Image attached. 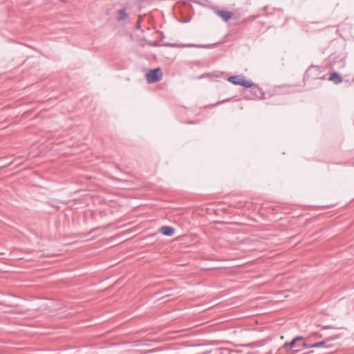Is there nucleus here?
Instances as JSON below:
<instances>
[{
    "mask_svg": "<svg viewBox=\"0 0 354 354\" xmlns=\"http://www.w3.org/2000/svg\"><path fill=\"white\" fill-rule=\"evenodd\" d=\"M227 80L234 85L242 86L245 88H250L254 85L252 81L245 80V76L242 75L230 76Z\"/></svg>",
    "mask_w": 354,
    "mask_h": 354,
    "instance_id": "obj_2",
    "label": "nucleus"
},
{
    "mask_svg": "<svg viewBox=\"0 0 354 354\" xmlns=\"http://www.w3.org/2000/svg\"><path fill=\"white\" fill-rule=\"evenodd\" d=\"M220 354H229V351L227 350H224L221 351Z\"/></svg>",
    "mask_w": 354,
    "mask_h": 354,
    "instance_id": "obj_14",
    "label": "nucleus"
},
{
    "mask_svg": "<svg viewBox=\"0 0 354 354\" xmlns=\"http://www.w3.org/2000/svg\"><path fill=\"white\" fill-rule=\"evenodd\" d=\"M128 17V15L127 13V11H126V9L125 8H122V9H120L118 11V17H117V20L118 21H123L125 19H127Z\"/></svg>",
    "mask_w": 354,
    "mask_h": 354,
    "instance_id": "obj_10",
    "label": "nucleus"
},
{
    "mask_svg": "<svg viewBox=\"0 0 354 354\" xmlns=\"http://www.w3.org/2000/svg\"><path fill=\"white\" fill-rule=\"evenodd\" d=\"M252 93L256 95L257 97H260L261 98H263L265 95V93L262 90L261 88H260L257 85H253L252 87Z\"/></svg>",
    "mask_w": 354,
    "mask_h": 354,
    "instance_id": "obj_9",
    "label": "nucleus"
},
{
    "mask_svg": "<svg viewBox=\"0 0 354 354\" xmlns=\"http://www.w3.org/2000/svg\"><path fill=\"white\" fill-rule=\"evenodd\" d=\"M296 340H291L290 342L285 343L278 349L277 354H288L289 351H292L293 344Z\"/></svg>",
    "mask_w": 354,
    "mask_h": 354,
    "instance_id": "obj_5",
    "label": "nucleus"
},
{
    "mask_svg": "<svg viewBox=\"0 0 354 354\" xmlns=\"http://www.w3.org/2000/svg\"><path fill=\"white\" fill-rule=\"evenodd\" d=\"M263 10L265 11H267L268 10V6H266L264 8H263Z\"/></svg>",
    "mask_w": 354,
    "mask_h": 354,
    "instance_id": "obj_16",
    "label": "nucleus"
},
{
    "mask_svg": "<svg viewBox=\"0 0 354 354\" xmlns=\"http://www.w3.org/2000/svg\"><path fill=\"white\" fill-rule=\"evenodd\" d=\"M151 46H169V47H195V48H206L209 45L195 44H177V43H166L162 42V40L154 41L150 42Z\"/></svg>",
    "mask_w": 354,
    "mask_h": 354,
    "instance_id": "obj_1",
    "label": "nucleus"
},
{
    "mask_svg": "<svg viewBox=\"0 0 354 354\" xmlns=\"http://www.w3.org/2000/svg\"><path fill=\"white\" fill-rule=\"evenodd\" d=\"M147 82L149 84L156 83L161 80L162 73L160 68L150 70L147 74Z\"/></svg>",
    "mask_w": 354,
    "mask_h": 354,
    "instance_id": "obj_3",
    "label": "nucleus"
},
{
    "mask_svg": "<svg viewBox=\"0 0 354 354\" xmlns=\"http://www.w3.org/2000/svg\"><path fill=\"white\" fill-rule=\"evenodd\" d=\"M136 28L137 29H140L141 28V24L140 22H138L137 24H136Z\"/></svg>",
    "mask_w": 354,
    "mask_h": 354,
    "instance_id": "obj_15",
    "label": "nucleus"
},
{
    "mask_svg": "<svg viewBox=\"0 0 354 354\" xmlns=\"http://www.w3.org/2000/svg\"><path fill=\"white\" fill-rule=\"evenodd\" d=\"M310 70L319 71V68L315 67V66H311L310 68L308 69V71H306V73H308Z\"/></svg>",
    "mask_w": 354,
    "mask_h": 354,
    "instance_id": "obj_13",
    "label": "nucleus"
},
{
    "mask_svg": "<svg viewBox=\"0 0 354 354\" xmlns=\"http://www.w3.org/2000/svg\"><path fill=\"white\" fill-rule=\"evenodd\" d=\"M161 35H162V37H164L163 32H161Z\"/></svg>",
    "mask_w": 354,
    "mask_h": 354,
    "instance_id": "obj_18",
    "label": "nucleus"
},
{
    "mask_svg": "<svg viewBox=\"0 0 354 354\" xmlns=\"http://www.w3.org/2000/svg\"><path fill=\"white\" fill-rule=\"evenodd\" d=\"M328 80L333 82L335 84H340L343 81L342 76L337 72H333L330 75Z\"/></svg>",
    "mask_w": 354,
    "mask_h": 354,
    "instance_id": "obj_8",
    "label": "nucleus"
},
{
    "mask_svg": "<svg viewBox=\"0 0 354 354\" xmlns=\"http://www.w3.org/2000/svg\"><path fill=\"white\" fill-rule=\"evenodd\" d=\"M191 1L197 4L202 6H204V7L207 6V4L206 3L207 2V0H191Z\"/></svg>",
    "mask_w": 354,
    "mask_h": 354,
    "instance_id": "obj_12",
    "label": "nucleus"
},
{
    "mask_svg": "<svg viewBox=\"0 0 354 354\" xmlns=\"http://www.w3.org/2000/svg\"><path fill=\"white\" fill-rule=\"evenodd\" d=\"M215 13L219 16L225 22L229 21L233 16V13L230 11L216 10Z\"/></svg>",
    "mask_w": 354,
    "mask_h": 354,
    "instance_id": "obj_6",
    "label": "nucleus"
},
{
    "mask_svg": "<svg viewBox=\"0 0 354 354\" xmlns=\"http://www.w3.org/2000/svg\"><path fill=\"white\" fill-rule=\"evenodd\" d=\"M304 337L301 335H298L295 337H294L292 340H296L295 343L293 344L292 348V353H297L301 351L303 348H308V344H306L304 341Z\"/></svg>",
    "mask_w": 354,
    "mask_h": 354,
    "instance_id": "obj_4",
    "label": "nucleus"
},
{
    "mask_svg": "<svg viewBox=\"0 0 354 354\" xmlns=\"http://www.w3.org/2000/svg\"><path fill=\"white\" fill-rule=\"evenodd\" d=\"M328 340H324L318 342H315L312 344H308V348H319V347H327L326 342Z\"/></svg>",
    "mask_w": 354,
    "mask_h": 354,
    "instance_id": "obj_11",
    "label": "nucleus"
},
{
    "mask_svg": "<svg viewBox=\"0 0 354 354\" xmlns=\"http://www.w3.org/2000/svg\"><path fill=\"white\" fill-rule=\"evenodd\" d=\"M159 232L165 236H172L176 232V229L171 226L164 225L159 229Z\"/></svg>",
    "mask_w": 354,
    "mask_h": 354,
    "instance_id": "obj_7",
    "label": "nucleus"
},
{
    "mask_svg": "<svg viewBox=\"0 0 354 354\" xmlns=\"http://www.w3.org/2000/svg\"><path fill=\"white\" fill-rule=\"evenodd\" d=\"M190 19H188V20H184V21H182V23H188L189 22Z\"/></svg>",
    "mask_w": 354,
    "mask_h": 354,
    "instance_id": "obj_17",
    "label": "nucleus"
}]
</instances>
